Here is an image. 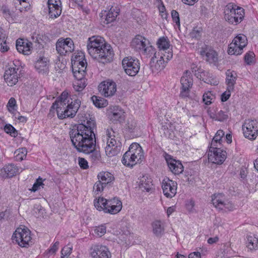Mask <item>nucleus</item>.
I'll return each instance as SVG.
<instances>
[{
    "mask_svg": "<svg viewBox=\"0 0 258 258\" xmlns=\"http://www.w3.org/2000/svg\"><path fill=\"white\" fill-rule=\"evenodd\" d=\"M78 116L82 122L76 128L70 132L72 143L79 152L89 154L90 161L93 164H97L101 161V157L99 151L95 149V120L86 115L83 117L81 113L78 114Z\"/></svg>",
    "mask_w": 258,
    "mask_h": 258,
    "instance_id": "1",
    "label": "nucleus"
},
{
    "mask_svg": "<svg viewBox=\"0 0 258 258\" xmlns=\"http://www.w3.org/2000/svg\"><path fill=\"white\" fill-rule=\"evenodd\" d=\"M87 47L89 54L100 62L108 63L113 59L114 52L111 46L99 36L89 38Z\"/></svg>",
    "mask_w": 258,
    "mask_h": 258,
    "instance_id": "2",
    "label": "nucleus"
},
{
    "mask_svg": "<svg viewBox=\"0 0 258 258\" xmlns=\"http://www.w3.org/2000/svg\"><path fill=\"white\" fill-rule=\"evenodd\" d=\"M94 205L97 210L103 211L105 213L114 215L119 213L122 207V202L117 198L107 200L99 197L94 200Z\"/></svg>",
    "mask_w": 258,
    "mask_h": 258,
    "instance_id": "3",
    "label": "nucleus"
},
{
    "mask_svg": "<svg viewBox=\"0 0 258 258\" xmlns=\"http://www.w3.org/2000/svg\"><path fill=\"white\" fill-rule=\"evenodd\" d=\"M143 158L141 147L139 144L134 143L130 145L128 150L123 155L122 163L126 166L133 167L136 164L141 163Z\"/></svg>",
    "mask_w": 258,
    "mask_h": 258,
    "instance_id": "4",
    "label": "nucleus"
},
{
    "mask_svg": "<svg viewBox=\"0 0 258 258\" xmlns=\"http://www.w3.org/2000/svg\"><path fill=\"white\" fill-rule=\"evenodd\" d=\"M106 133L107 141V146L105 148V153L108 157L116 156L120 152L122 148L121 143L115 139L118 134L112 128L107 129Z\"/></svg>",
    "mask_w": 258,
    "mask_h": 258,
    "instance_id": "5",
    "label": "nucleus"
},
{
    "mask_svg": "<svg viewBox=\"0 0 258 258\" xmlns=\"http://www.w3.org/2000/svg\"><path fill=\"white\" fill-rule=\"evenodd\" d=\"M81 105V100L79 99L72 100L71 102L56 108L57 117L60 119L74 118L79 110Z\"/></svg>",
    "mask_w": 258,
    "mask_h": 258,
    "instance_id": "6",
    "label": "nucleus"
},
{
    "mask_svg": "<svg viewBox=\"0 0 258 258\" xmlns=\"http://www.w3.org/2000/svg\"><path fill=\"white\" fill-rule=\"evenodd\" d=\"M244 10L243 8L237 7L232 4L227 5L225 10V19L229 23L237 25L243 19Z\"/></svg>",
    "mask_w": 258,
    "mask_h": 258,
    "instance_id": "7",
    "label": "nucleus"
},
{
    "mask_svg": "<svg viewBox=\"0 0 258 258\" xmlns=\"http://www.w3.org/2000/svg\"><path fill=\"white\" fill-rule=\"evenodd\" d=\"M30 231L25 227L17 228L13 233L12 239L22 247H27L31 240Z\"/></svg>",
    "mask_w": 258,
    "mask_h": 258,
    "instance_id": "8",
    "label": "nucleus"
},
{
    "mask_svg": "<svg viewBox=\"0 0 258 258\" xmlns=\"http://www.w3.org/2000/svg\"><path fill=\"white\" fill-rule=\"evenodd\" d=\"M21 70L18 66L14 63L5 71L4 78L5 82L9 86L12 87L15 85L21 78Z\"/></svg>",
    "mask_w": 258,
    "mask_h": 258,
    "instance_id": "9",
    "label": "nucleus"
},
{
    "mask_svg": "<svg viewBox=\"0 0 258 258\" xmlns=\"http://www.w3.org/2000/svg\"><path fill=\"white\" fill-rule=\"evenodd\" d=\"M122 64L126 74L131 76H136L140 70L139 61L135 57L124 58Z\"/></svg>",
    "mask_w": 258,
    "mask_h": 258,
    "instance_id": "10",
    "label": "nucleus"
},
{
    "mask_svg": "<svg viewBox=\"0 0 258 258\" xmlns=\"http://www.w3.org/2000/svg\"><path fill=\"white\" fill-rule=\"evenodd\" d=\"M244 136L254 140L258 135V122L255 120H247L242 125Z\"/></svg>",
    "mask_w": 258,
    "mask_h": 258,
    "instance_id": "11",
    "label": "nucleus"
},
{
    "mask_svg": "<svg viewBox=\"0 0 258 258\" xmlns=\"http://www.w3.org/2000/svg\"><path fill=\"white\" fill-rule=\"evenodd\" d=\"M227 153L221 147H216V148L209 147L208 153V160L213 163L221 164L226 158Z\"/></svg>",
    "mask_w": 258,
    "mask_h": 258,
    "instance_id": "12",
    "label": "nucleus"
},
{
    "mask_svg": "<svg viewBox=\"0 0 258 258\" xmlns=\"http://www.w3.org/2000/svg\"><path fill=\"white\" fill-rule=\"evenodd\" d=\"M56 50L61 55H64L67 53L72 52L74 50L75 46L72 39L69 37L59 38L56 43Z\"/></svg>",
    "mask_w": 258,
    "mask_h": 258,
    "instance_id": "13",
    "label": "nucleus"
},
{
    "mask_svg": "<svg viewBox=\"0 0 258 258\" xmlns=\"http://www.w3.org/2000/svg\"><path fill=\"white\" fill-rule=\"evenodd\" d=\"M213 205L216 208L222 210L231 211L235 209V206L230 202L224 201V195L222 194H215L212 199Z\"/></svg>",
    "mask_w": 258,
    "mask_h": 258,
    "instance_id": "14",
    "label": "nucleus"
},
{
    "mask_svg": "<svg viewBox=\"0 0 258 258\" xmlns=\"http://www.w3.org/2000/svg\"><path fill=\"white\" fill-rule=\"evenodd\" d=\"M192 82L191 73L186 71L180 79L181 87L180 97L182 98H186L189 97L190 89L192 86Z\"/></svg>",
    "mask_w": 258,
    "mask_h": 258,
    "instance_id": "15",
    "label": "nucleus"
},
{
    "mask_svg": "<svg viewBox=\"0 0 258 258\" xmlns=\"http://www.w3.org/2000/svg\"><path fill=\"white\" fill-rule=\"evenodd\" d=\"M90 254L92 258H111V254L104 245H93L90 249Z\"/></svg>",
    "mask_w": 258,
    "mask_h": 258,
    "instance_id": "16",
    "label": "nucleus"
},
{
    "mask_svg": "<svg viewBox=\"0 0 258 258\" xmlns=\"http://www.w3.org/2000/svg\"><path fill=\"white\" fill-rule=\"evenodd\" d=\"M177 184L176 182L165 177L162 181V188L164 195L169 198L175 196L176 194Z\"/></svg>",
    "mask_w": 258,
    "mask_h": 258,
    "instance_id": "17",
    "label": "nucleus"
},
{
    "mask_svg": "<svg viewBox=\"0 0 258 258\" xmlns=\"http://www.w3.org/2000/svg\"><path fill=\"white\" fill-rule=\"evenodd\" d=\"M164 157L170 170L174 174L179 175L183 171L184 167L180 161L173 159L166 153H164Z\"/></svg>",
    "mask_w": 258,
    "mask_h": 258,
    "instance_id": "18",
    "label": "nucleus"
},
{
    "mask_svg": "<svg viewBox=\"0 0 258 258\" xmlns=\"http://www.w3.org/2000/svg\"><path fill=\"white\" fill-rule=\"evenodd\" d=\"M98 90L105 97H110L116 92V85L113 81L107 80L100 84L98 86Z\"/></svg>",
    "mask_w": 258,
    "mask_h": 258,
    "instance_id": "19",
    "label": "nucleus"
},
{
    "mask_svg": "<svg viewBox=\"0 0 258 258\" xmlns=\"http://www.w3.org/2000/svg\"><path fill=\"white\" fill-rule=\"evenodd\" d=\"M119 9L117 6H111L108 11L102 12L100 14V17L102 20L104 19L106 24L110 23L115 20L116 17L119 15Z\"/></svg>",
    "mask_w": 258,
    "mask_h": 258,
    "instance_id": "20",
    "label": "nucleus"
},
{
    "mask_svg": "<svg viewBox=\"0 0 258 258\" xmlns=\"http://www.w3.org/2000/svg\"><path fill=\"white\" fill-rule=\"evenodd\" d=\"M108 117L114 123L122 122L125 119L124 112L119 106H114L109 113Z\"/></svg>",
    "mask_w": 258,
    "mask_h": 258,
    "instance_id": "21",
    "label": "nucleus"
},
{
    "mask_svg": "<svg viewBox=\"0 0 258 258\" xmlns=\"http://www.w3.org/2000/svg\"><path fill=\"white\" fill-rule=\"evenodd\" d=\"M87 63L86 59L72 63V72L74 77H80V74H86Z\"/></svg>",
    "mask_w": 258,
    "mask_h": 258,
    "instance_id": "22",
    "label": "nucleus"
},
{
    "mask_svg": "<svg viewBox=\"0 0 258 258\" xmlns=\"http://www.w3.org/2000/svg\"><path fill=\"white\" fill-rule=\"evenodd\" d=\"M35 68L39 74H47L49 72V61L47 58L40 56L35 63Z\"/></svg>",
    "mask_w": 258,
    "mask_h": 258,
    "instance_id": "23",
    "label": "nucleus"
},
{
    "mask_svg": "<svg viewBox=\"0 0 258 258\" xmlns=\"http://www.w3.org/2000/svg\"><path fill=\"white\" fill-rule=\"evenodd\" d=\"M149 41L144 37L138 35L131 42V46L137 50L141 51L149 44Z\"/></svg>",
    "mask_w": 258,
    "mask_h": 258,
    "instance_id": "24",
    "label": "nucleus"
},
{
    "mask_svg": "<svg viewBox=\"0 0 258 258\" xmlns=\"http://www.w3.org/2000/svg\"><path fill=\"white\" fill-rule=\"evenodd\" d=\"M32 45V42H25L23 39H18L16 44L17 50L25 55H28L31 53Z\"/></svg>",
    "mask_w": 258,
    "mask_h": 258,
    "instance_id": "25",
    "label": "nucleus"
},
{
    "mask_svg": "<svg viewBox=\"0 0 258 258\" xmlns=\"http://www.w3.org/2000/svg\"><path fill=\"white\" fill-rule=\"evenodd\" d=\"M72 100H74L69 96L68 93L65 92H62L59 98L52 104L50 111L51 112L52 110H54L56 108H57V107H60L63 105L65 106V104L71 102Z\"/></svg>",
    "mask_w": 258,
    "mask_h": 258,
    "instance_id": "26",
    "label": "nucleus"
},
{
    "mask_svg": "<svg viewBox=\"0 0 258 258\" xmlns=\"http://www.w3.org/2000/svg\"><path fill=\"white\" fill-rule=\"evenodd\" d=\"M200 52L202 56L206 57V60L210 63L215 62L218 60L217 52L213 49L206 47L202 49Z\"/></svg>",
    "mask_w": 258,
    "mask_h": 258,
    "instance_id": "27",
    "label": "nucleus"
},
{
    "mask_svg": "<svg viewBox=\"0 0 258 258\" xmlns=\"http://www.w3.org/2000/svg\"><path fill=\"white\" fill-rule=\"evenodd\" d=\"M157 57H152L150 64L152 71H160L163 70L166 66L167 61L165 59L160 58L157 59Z\"/></svg>",
    "mask_w": 258,
    "mask_h": 258,
    "instance_id": "28",
    "label": "nucleus"
},
{
    "mask_svg": "<svg viewBox=\"0 0 258 258\" xmlns=\"http://www.w3.org/2000/svg\"><path fill=\"white\" fill-rule=\"evenodd\" d=\"M18 172V169L14 164H8L1 169V174L3 177L11 178L15 176Z\"/></svg>",
    "mask_w": 258,
    "mask_h": 258,
    "instance_id": "29",
    "label": "nucleus"
},
{
    "mask_svg": "<svg viewBox=\"0 0 258 258\" xmlns=\"http://www.w3.org/2000/svg\"><path fill=\"white\" fill-rule=\"evenodd\" d=\"M226 83L230 90H234V85L237 79V74L235 72L228 70L226 73Z\"/></svg>",
    "mask_w": 258,
    "mask_h": 258,
    "instance_id": "30",
    "label": "nucleus"
},
{
    "mask_svg": "<svg viewBox=\"0 0 258 258\" xmlns=\"http://www.w3.org/2000/svg\"><path fill=\"white\" fill-rule=\"evenodd\" d=\"M152 179L148 175H143L140 178L139 187L142 190L149 192L152 189Z\"/></svg>",
    "mask_w": 258,
    "mask_h": 258,
    "instance_id": "31",
    "label": "nucleus"
},
{
    "mask_svg": "<svg viewBox=\"0 0 258 258\" xmlns=\"http://www.w3.org/2000/svg\"><path fill=\"white\" fill-rule=\"evenodd\" d=\"M224 135L223 131L218 130L213 138L210 147H211L212 148H216V147H221Z\"/></svg>",
    "mask_w": 258,
    "mask_h": 258,
    "instance_id": "32",
    "label": "nucleus"
},
{
    "mask_svg": "<svg viewBox=\"0 0 258 258\" xmlns=\"http://www.w3.org/2000/svg\"><path fill=\"white\" fill-rule=\"evenodd\" d=\"M80 77H74L77 81L74 84V88L78 92L82 91L87 86V80L85 78L86 74H80Z\"/></svg>",
    "mask_w": 258,
    "mask_h": 258,
    "instance_id": "33",
    "label": "nucleus"
},
{
    "mask_svg": "<svg viewBox=\"0 0 258 258\" xmlns=\"http://www.w3.org/2000/svg\"><path fill=\"white\" fill-rule=\"evenodd\" d=\"M153 233L157 237L161 236L164 233V227L160 220H156L152 224Z\"/></svg>",
    "mask_w": 258,
    "mask_h": 258,
    "instance_id": "34",
    "label": "nucleus"
},
{
    "mask_svg": "<svg viewBox=\"0 0 258 258\" xmlns=\"http://www.w3.org/2000/svg\"><path fill=\"white\" fill-rule=\"evenodd\" d=\"M157 45L160 51L171 50V49H170L171 46L170 41L167 37H161L159 38L157 42Z\"/></svg>",
    "mask_w": 258,
    "mask_h": 258,
    "instance_id": "35",
    "label": "nucleus"
},
{
    "mask_svg": "<svg viewBox=\"0 0 258 258\" xmlns=\"http://www.w3.org/2000/svg\"><path fill=\"white\" fill-rule=\"evenodd\" d=\"M7 34L6 31L0 27V46L1 51L5 52L9 49V47L7 45Z\"/></svg>",
    "mask_w": 258,
    "mask_h": 258,
    "instance_id": "36",
    "label": "nucleus"
},
{
    "mask_svg": "<svg viewBox=\"0 0 258 258\" xmlns=\"http://www.w3.org/2000/svg\"><path fill=\"white\" fill-rule=\"evenodd\" d=\"M247 247L250 250H256L258 248V238L254 235L247 236Z\"/></svg>",
    "mask_w": 258,
    "mask_h": 258,
    "instance_id": "37",
    "label": "nucleus"
},
{
    "mask_svg": "<svg viewBox=\"0 0 258 258\" xmlns=\"http://www.w3.org/2000/svg\"><path fill=\"white\" fill-rule=\"evenodd\" d=\"M98 180L104 184H107L112 181L113 179L112 175L108 172H100L98 175Z\"/></svg>",
    "mask_w": 258,
    "mask_h": 258,
    "instance_id": "38",
    "label": "nucleus"
},
{
    "mask_svg": "<svg viewBox=\"0 0 258 258\" xmlns=\"http://www.w3.org/2000/svg\"><path fill=\"white\" fill-rule=\"evenodd\" d=\"M243 48L240 46L232 42L229 45L228 53L230 55H239L242 53Z\"/></svg>",
    "mask_w": 258,
    "mask_h": 258,
    "instance_id": "39",
    "label": "nucleus"
},
{
    "mask_svg": "<svg viewBox=\"0 0 258 258\" xmlns=\"http://www.w3.org/2000/svg\"><path fill=\"white\" fill-rule=\"evenodd\" d=\"M142 54L145 55L147 57H151L153 55L152 57H157V53L156 51V49L152 45L149 44L147 45L145 48L141 51Z\"/></svg>",
    "mask_w": 258,
    "mask_h": 258,
    "instance_id": "40",
    "label": "nucleus"
},
{
    "mask_svg": "<svg viewBox=\"0 0 258 258\" xmlns=\"http://www.w3.org/2000/svg\"><path fill=\"white\" fill-rule=\"evenodd\" d=\"M47 8L48 10V14L50 18L52 19L56 18L61 13V8L60 6H54L52 7V6H48Z\"/></svg>",
    "mask_w": 258,
    "mask_h": 258,
    "instance_id": "41",
    "label": "nucleus"
},
{
    "mask_svg": "<svg viewBox=\"0 0 258 258\" xmlns=\"http://www.w3.org/2000/svg\"><path fill=\"white\" fill-rule=\"evenodd\" d=\"M91 99L95 106L98 108L103 107L107 105L106 100L101 97L94 95L91 97Z\"/></svg>",
    "mask_w": 258,
    "mask_h": 258,
    "instance_id": "42",
    "label": "nucleus"
},
{
    "mask_svg": "<svg viewBox=\"0 0 258 258\" xmlns=\"http://www.w3.org/2000/svg\"><path fill=\"white\" fill-rule=\"evenodd\" d=\"M246 37L243 34H239L233 40V42L237 43L238 45L243 48L246 45Z\"/></svg>",
    "mask_w": 258,
    "mask_h": 258,
    "instance_id": "43",
    "label": "nucleus"
},
{
    "mask_svg": "<svg viewBox=\"0 0 258 258\" xmlns=\"http://www.w3.org/2000/svg\"><path fill=\"white\" fill-rule=\"evenodd\" d=\"M167 50V51L166 50L164 51V52H161V54L159 52L157 53V56H160V58L165 59V61H167V62L171 59L173 56L172 52L170 49Z\"/></svg>",
    "mask_w": 258,
    "mask_h": 258,
    "instance_id": "44",
    "label": "nucleus"
},
{
    "mask_svg": "<svg viewBox=\"0 0 258 258\" xmlns=\"http://www.w3.org/2000/svg\"><path fill=\"white\" fill-rule=\"evenodd\" d=\"M5 132L15 137L17 135V131L10 124H7L4 127Z\"/></svg>",
    "mask_w": 258,
    "mask_h": 258,
    "instance_id": "45",
    "label": "nucleus"
},
{
    "mask_svg": "<svg viewBox=\"0 0 258 258\" xmlns=\"http://www.w3.org/2000/svg\"><path fill=\"white\" fill-rule=\"evenodd\" d=\"M217 120L223 121L228 118V114L227 112L220 110L217 112Z\"/></svg>",
    "mask_w": 258,
    "mask_h": 258,
    "instance_id": "46",
    "label": "nucleus"
},
{
    "mask_svg": "<svg viewBox=\"0 0 258 258\" xmlns=\"http://www.w3.org/2000/svg\"><path fill=\"white\" fill-rule=\"evenodd\" d=\"M255 56L254 53L252 51L247 52L244 56V61L247 64H251Z\"/></svg>",
    "mask_w": 258,
    "mask_h": 258,
    "instance_id": "47",
    "label": "nucleus"
},
{
    "mask_svg": "<svg viewBox=\"0 0 258 258\" xmlns=\"http://www.w3.org/2000/svg\"><path fill=\"white\" fill-rule=\"evenodd\" d=\"M190 37L192 38L198 40L201 36V30L200 28H195L189 34Z\"/></svg>",
    "mask_w": 258,
    "mask_h": 258,
    "instance_id": "48",
    "label": "nucleus"
},
{
    "mask_svg": "<svg viewBox=\"0 0 258 258\" xmlns=\"http://www.w3.org/2000/svg\"><path fill=\"white\" fill-rule=\"evenodd\" d=\"M95 234H96L98 236L101 237L104 235L106 231V227L105 226L101 225L99 226L94 230Z\"/></svg>",
    "mask_w": 258,
    "mask_h": 258,
    "instance_id": "49",
    "label": "nucleus"
},
{
    "mask_svg": "<svg viewBox=\"0 0 258 258\" xmlns=\"http://www.w3.org/2000/svg\"><path fill=\"white\" fill-rule=\"evenodd\" d=\"M105 186L106 185H104V184L98 180L95 183L93 187V190L97 194L99 192L102 191Z\"/></svg>",
    "mask_w": 258,
    "mask_h": 258,
    "instance_id": "50",
    "label": "nucleus"
},
{
    "mask_svg": "<svg viewBox=\"0 0 258 258\" xmlns=\"http://www.w3.org/2000/svg\"><path fill=\"white\" fill-rule=\"evenodd\" d=\"M16 101L14 98H11L7 104V107L9 112H11L16 110Z\"/></svg>",
    "mask_w": 258,
    "mask_h": 258,
    "instance_id": "51",
    "label": "nucleus"
},
{
    "mask_svg": "<svg viewBox=\"0 0 258 258\" xmlns=\"http://www.w3.org/2000/svg\"><path fill=\"white\" fill-rule=\"evenodd\" d=\"M72 248L70 246H64L61 250V258L69 256L72 252Z\"/></svg>",
    "mask_w": 258,
    "mask_h": 258,
    "instance_id": "52",
    "label": "nucleus"
},
{
    "mask_svg": "<svg viewBox=\"0 0 258 258\" xmlns=\"http://www.w3.org/2000/svg\"><path fill=\"white\" fill-rule=\"evenodd\" d=\"M212 97H213V95L210 92L204 93L203 96V101L207 105L210 104L212 103Z\"/></svg>",
    "mask_w": 258,
    "mask_h": 258,
    "instance_id": "53",
    "label": "nucleus"
},
{
    "mask_svg": "<svg viewBox=\"0 0 258 258\" xmlns=\"http://www.w3.org/2000/svg\"><path fill=\"white\" fill-rule=\"evenodd\" d=\"M233 90H230L228 87L227 88V90L225 92L223 93L221 96V100L222 102L226 101L230 97L231 92Z\"/></svg>",
    "mask_w": 258,
    "mask_h": 258,
    "instance_id": "54",
    "label": "nucleus"
},
{
    "mask_svg": "<svg viewBox=\"0 0 258 258\" xmlns=\"http://www.w3.org/2000/svg\"><path fill=\"white\" fill-rule=\"evenodd\" d=\"M171 17L174 22L178 26L180 25V19L178 13L175 10L171 11Z\"/></svg>",
    "mask_w": 258,
    "mask_h": 258,
    "instance_id": "55",
    "label": "nucleus"
},
{
    "mask_svg": "<svg viewBox=\"0 0 258 258\" xmlns=\"http://www.w3.org/2000/svg\"><path fill=\"white\" fill-rule=\"evenodd\" d=\"M84 59H85V55L83 52H81L72 57L71 62L72 63L75 62V61H79Z\"/></svg>",
    "mask_w": 258,
    "mask_h": 258,
    "instance_id": "56",
    "label": "nucleus"
},
{
    "mask_svg": "<svg viewBox=\"0 0 258 258\" xmlns=\"http://www.w3.org/2000/svg\"><path fill=\"white\" fill-rule=\"evenodd\" d=\"M78 161L79 164L82 169H86L88 168L89 166L88 164V162L85 159L83 158L79 157Z\"/></svg>",
    "mask_w": 258,
    "mask_h": 258,
    "instance_id": "57",
    "label": "nucleus"
},
{
    "mask_svg": "<svg viewBox=\"0 0 258 258\" xmlns=\"http://www.w3.org/2000/svg\"><path fill=\"white\" fill-rule=\"evenodd\" d=\"M10 211L9 210H6L4 212H2L0 213V221H2L4 220H8L10 216Z\"/></svg>",
    "mask_w": 258,
    "mask_h": 258,
    "instance_id": "58",
    "label": "nucleus"
},
{
    "mask_svg": "<svg viewBox=\"0 0 258 258\" xmlns=\"http://www.w3.org/2000/svg\"><path fill=\"white\" fill-rule=\"evenodd\" d=\"M43 180L40 177H39L36 181V182L34 183L33 187L32 188L31 190L33 191H36L38 190V187L43 184L42 183Z\"/></svg>",
    "mask_w": 258,
    "mask_h": 258,
    "instance_id": "59",
    "label": "nucleus"
},
{
    "mask_svg": "<svg viewBox=\"0 0 258 258\" xmlns=\"http://www.w3.org/2000/svg\"><path fill=\"white\" fill-rule=\"evenodd\" d=\"M19 2L20 5L22 6V8H20V11H22L23 10L26 11L27 9L29 7L30 5L29 3L26 2V0H17Z\"/></svg>",
    "mask_w": 258,
    "mask_h": 258,
    "instance_id": "60",
    "label": "nucleus"
},
{
    "mask_svg": "<svg viewBox=\"0 0 258 258\" xmlns=\"http://www.w3.org/2000/svg\"><path fill=\"white\" fill-rule=\"evenodd\" d=\"M201 74L200 75V79H202V80L206 83H208V84H212V82L211 81V79L210 78H204L203 77L205 76L206 74H207V75H209V78H211V77L210 76L211 74H210L208 72H202L201 73Z\"/></svg>",
    "mask_w": 258,
    "mask_h": 258,
    "instance_id": "61",
    "label": "nucleus"
},
{
    "mask_svg": "<svg viewBox=\"0 0 258 258\" xmlns=\"http://www.w3.org/2000/svg\"><path fill=\"white\" fill-rule=\"evenodd\" d=\"M59 242L56 241L52 246L48 249V252L50 254H54L58 248Z\"/></svg>",
    "mask_w": 258,
    "mask_h": 258,
    "instance_id": "62",
    "label": "nucleus"
},
{
    "mask_svg": "<svg viewBox=\"0 0 258 258\" xmlns=\"http://www.w3.org/2000/svg\"><path fill=\"white\" fill-rule=\"evenodd\" d=\"M47 4L48 6L54 7V6H60L61 3L60 0H48Z\"/></svg>",
    "mask_w": 258,
    "mask_h": 258,
    "instance_id": "63",
    "label": "nucleus"
},
{
    "mask_svg": "<svg viewBox=\"0 0 258 258\" xmlns=\"http://www.w3.org/2000/svg\"><path fill=\"white\" fill-rule=\"evenodd\" d=\"M188 258H201V253L199 252H194L190 253Z\"/></svg>",
    "mask_w": 258,
    "mask_h": 258,
    "instance_id": "64",
    "label": "nucleus"
}]
</instances>
